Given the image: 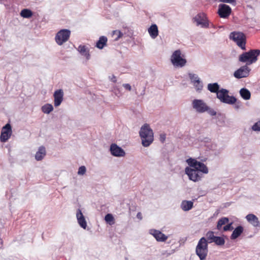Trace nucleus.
Returning <instances> with one entry per match:
<instances>
[{
    "label": "nucleus",
    "mask_w": 260,
    "mask_h": 260,
    "mask_svg": "<svg viewBox=\"0 0 260 260\" xmlns=\"http://www.w3.org/2000/svg\"><path fill=\"white\" fill-rule=\"evenodd\" d=\"M139 135L143 146L148 147L153 142V132L148 124L145 123L141 126Z\"/></svg>",
    "instance_id": "1"
},
{
    "label": "nucleus",
    "mask_w": 260,
    "mask_h": 260,
    "mask_svg": "<svg viewBox=\"0 0 260 260\" xmlns=\"http://www.w3.org/2000/svg\"><path fill=\"white\" fill-rule=\"evenodd\" d=\"M259 54V50L252 49L241 54L239 56V60L242 62H246V65H250L256 61L257 60V56Z\"/></svg>",
    "instance_id": "2"
},
{
    "label": "nucleus",
    "mask_w": 260,
    "mask_h": 260,
    "mask_svg": "<svg viewBox=\"0 0 260 260\" xmlns=\"http://www.w3.org/2000/svg\"><path fill=\"white\" fill-rule=\"evenodd\" d=\"M208 252V241L205 237L201 238L196 246V253L200 260L206 259Z\"/></svg>",
    "instance_id": "3"
},
{
    "label": "nucleus",
    "mask_w": 260,
    "mask_h": 260,
    "mask_svg": "<svg viewBox=\"0 0 260 260\" xmlns=\"http://www.w3.org/2000/svg\"><path fill=\"white\" fill-rule=\"evenodd\" d=\"M171 62L174 67L176 68H182L186 64L187 61L184 58L180 50H175L171 56Z\"/></svg>",
    "instance_id": "4"
},
{
    "label": "nucleus",
    "mask_w": 260,
    "mask_h": 260,
    "mask_svg": "<svg viewBox=\"0 0 260 260\" xmlns=\"http://www.w3.org/2000/svg\"><path fill=\"white\" fill-rule=\"evenodd\" d=\"M229 91L224 88H221L217 92L216 97L223 103L233 105L236 103L237 99L234 96L229 95Z\"/></svg>",
    "instance_id": "5"
},
{
    "label": "nucleus",
    "mask_w": 260,
    "mask_h": 260,
    "mask_svg": "<svg viewBox=\"0 0 260 260\" xmlns=\"http://www.w3.org/2000/svg\"><path fill=\"white\" fill-rule=\"evenodd\" d=\"M186 162L189 167L192 168L201 174H207L208 173V169L207 167L203 162L197 160L196 159L189 158L186 160Z\"/></svg>",
    "instance_id": "6"
},
{
    "label": "nucleus",
    "mask_w": 260,
    "mask_h": 260,
    "mask_svg": "<svg viewBox=\"0 0 260 260\" xmlns=\"http://www.w3.org/2000/svg\"><path fill=\"white\" fill-rule=\"evenodd\" d=\"M230 38L233 40L242 50L246 49V37L243 32H232L230 34Z\"/></svg>",
    "instance_id": "7"
},
{
    "label": "nucleus",
    "mask_w": 260,
    "mask_h": 260,
    "mask_svg": "<svg viewBox=\"0 0 260 260\" xmlns=\"http://www.w3.org/2000/svg\"><path fill=\"white\" fill-rule=\"evenodd\" d=\"M185 173L188 176L189 179L194 182L201 180L203 177V174L201 172H198L190 167L185 168Z\"/></svg>",
    "instance_id": "8"
},
{
    "label": "nucleus",
    "mask_w": 260,
    "mask_h": 260,
    "mask_svg": "<svg viewBox=\"0 0 260 260\" xmlns=\"http://www.w3.org/2000/svg\"><path fill=\"white\" fill-rule=\"evenodd\" d=\"M71 31L67 29H63L59 30L56 35L55 39L58 45H62L67 42L70 37Z\"/></svg>",
    "instance_id": "9"
},
{
    "label": "nucleus",
    "mask_w": 260,
    "mask_h": 260,
    "mask_svg": "<svg viewBox=\"0 0 260 260\" xmlns=\"http://www.w3.org/2000/svg\"><path fill=\"white\" fill-rule=\"evenodd\" d=\"M192 21L196 23V25L200 26L202 28H208L209 23L206 15L204 13H199L195 16Z\"/></svg>",
    "instance_id": "10"
},
{
    "label": "nucleus",
    "mask_w": 260,
    "mask_h": 260,
    "mask_svg": "<svg viewBox=\"0 0 260 260\" xmlns=\"http://www.w3.org/2000/svg\"><path fill=\"white\" fill-rule=\"evenodd\" d=\"M207 104L202 100L194 99L192 102V107L199 113H203L208 110Z\"/></svg>",
    "instance_id": "11"
},
{
    "label": "nucleus",
    "mask_w": 260,
    "mask_h": 260,
    "mask_svg": "<svg viewBox=\"0 0 260 260\" xmlns=\"http://www.w3.org/2000/svg\"><path fill=\"white\" fill-rule=\"evenodd\" d=\"M250 71L251 69L245 64L236 70L234 73V76L237 79L246 78L249 75Z\"/></svg>",
    "instance_id": "12"
},
{
    "label": "nucleus",
    "mask_w": 260,
    "mask_h": 260,
    "mask_svg": "<svg viewBox=\"0 0 260 260\" xmlns=\"http://www.w3.org/2000/svg\"><path fill=\"white\" fill-rule=\"evenodd\" d=\"M12 134V128L9 123L6 124L2 128L0 136V140L2 142H6L11 137Z\"/></svg>",
    "instance_id": "13"
},
{
    "label": "nucleus",
    "mask_w": 260,
    "mask_h": 260,
    "mask_svg": "<svg viewBox=\"0 0 260 260\" xmlns=\"http://www.w3.org/2000/svg\"><path fill=\"white\" fill-rule=\"evenodd\" d=\"M232 12L230 7L225 4H220L218 6V14L221 18H228Z\"/></svg>",
    "instance_id": "14"
},
{
    "label": "nucleus",
    "mask_w": 260,
    "mask_h": 260,
    "mask_svg": "<svg viewBox=\"0 0 260 260\" xmlns=\"http://www.w3.org/2000/svg\"><path fill=\"white\" fill-rule=\"evenodd\" d=\"M110 150L111 154L116 157L124 156L125 154L124 150L116 144H112Z\"/></svg>",
    "instance_id": "15"
},
{
    "label": "nucleus",
    "mask_w": 260,
    "mask_h": 260,
    "mask_svg": "<svg viewBox=\"0 0 260 260\" xmlns=\"http://www.w3.org/2000/svg\"><path fill=\"white\" fill-rule=\"evenodd\" d=\"M150 234L152 235L158 242H165L168 239V236L158 230L150 229L149 231Z\"/></svg>",
    "instance_id": "16"
},
{
    "label": "nucleus",
    "mask_w": 260,
    "mask_h": 260,
    "mask_svg": "<svg viewBox=\"0 0 260 260\" xmlns=\"http://www.w3.org/2000/svg\"><path fill=\"white\" fill-rule=\"evenodd\" d=\"M54 105L55 107L59 106L62 103L63 99V91L62 89H58L54 91Z\"/></svg>",
    "instance_id": "17"
},
{
    "label": "nucleus",
    "mask_w": 260,
    "mask_h": 260,
    "mask_svg": "<svg viewBox=\"0 0 260 260\" xmlns=\"http://www.w3.org/2000/svg\"><path fill=\"white\" fill-rule=\"evenodd\" d=\"M76 217L78 223L84 229L87 227V223L83 213L80 209H78L76 212Z\"/></svg>",
    "instance_id": "18"
},
{
    "label": "nucleus",
    "mask_w": 260,
    "mask_h": 260,
    "mask_svg": "<svg viewBox=\"0 0 260 260\" xmlns=\"http://www.w3.org/2000/svg\"><path fill=\"white\" fill-rule=\"evenodd\" d=\"M246 219L247 221L254 227H260V222L257 217L253 214H249L246 215Z\"/></svg>",
    "instance_id": "19"
},
{
    "label": "nucleus",
    "mask_w": 260,
    "mask_h": 260,
    "mask_svg": "<svg viewBox=\"0 0 260 260\" xmlns=\"http://www.w3.org/2000/svg\"><path fill=\"white\" fill-rule=\"evenodd\" d=\"M46 154V149L45 147L40 146L35 155V159L37 161L42 160Z\"/></svg>",
    "instance_id": "20"
},
{
    "label": "nucleus",
    "mask_w": 260,
    "mask_h": 260,
    "mask_svg": "<svg viewBox=\"0 0 260 260\" xmlns=\"http://www.w3.org/2000/svg\"><path fill=\"white\" fill-rule=\"evenodd\" d=\"M77 50L81 55L86 57L87 60H89L90 59V55L89 54V50L85 45H79Z\"/></svg>",
    "instance_id": "21"
},
{
    "label": "nucleus",
    "mask_w": 260,
    "mask_h": 260,
    "mask_svg": "<svg viewBox=\"0 0 260 260\" xmlns=\"http://www.w3.org/2000/svg\"><path fill=\"white\" fill-rule=\"evenodd\" d=\"M244 231V228L241 226L239 225L236 227L234 230L233 231L230 238L231 240H235L237 238H238L243 232Z\"/></svg>",
    "instance_id": "22"
},
{
    "label": "nucleus",
    "mask_w": 260,
    "mask_h": 260,
    "mask_svg": "<svg viewBox=\"0 0 260 260\" xmlns=\"http://www.w3.org/2000/svg\"><path fill=\"white\" fill-rule=\"evenodd\" d=\"M193 203L191 201L184 200L181 203V208L184 211L190 210L193 207Z\"/></svg>",
    "instance_id": "23"
},
{
    "label": "nucleus",
    "mask_w": 260,
    "mask_h": 260,
    "mask_svg": "<svg viewBox=\"0 0 260 260\" xmlns=\"http://www.w3.org/2000/svg\"><path fill=\"white\" fill-rule=\"evenodd\" d=\"M148 32L150 36V37L152 39H155L157 37L158 35V30L157 26L156 24H152L149 28H148Z\"/></svg>",
    "instance_id": "24"
},
{
    "label": "nucleus",
    "mask_w": 260,
    "mask_h": 260,
    "mask_svg": "<svg viewBox=\"0 0 260 260\" xmlns=\"http://www.w3.org/2000/svg\"><path fill=\"white\" fill-rule=\"evenodd\" d=\"M220 86L217 83H209L207 85V89L209 91L212 93H216L219 91Z\"/></svg>",
    "instance_id": "25"
},
{
    "label": "nucleus",
    "mask_w": 260,
    "mask_h": 260,
    "mask_svg": "<svg viewBox=\"0 0 260 260\" xmlns=\"http://www.w3.org/2000/svg\"><path fill=\"white\" fill-rule=\"evenodd\" d=\"M107 38L105 36L100 37L99 41L96 42V47L100 49H103L106 45Z\"/></svg>",
    "instance_id": "26"
},
{
    "label": "nucleus",
    "mask_w": 260,
    "mask_h": 260,
    "mask_svg": "<svg viewBox=\"0 0 260 260\" xmlns=\"http://www.w3.org/2000/svg\"><path fill=\"white\" fill-rule=\"evenodd\" d=\"M240 94L242 98L245 100H249L250 98V92L248 89L246 88H242L240 90Z\"/></svg>",
    "instance_id": "27"
},
{
    "label": "nucleus",
    "mask_w": 260,
    "mask_h": 260,
    "mask_svg": "<svg viewBox=\"0 0 260 260\" xmlns=\"http://www.w3.org/2000/svg\"><path fill=\"white\" fill-rule=\"evenodd\" d=\"M41 110L44 113L49 114L53 110V107L50 104H46L42 107Z\"/></svg>",
    "instance_id": "28"
},
{
    "label": "nucleus",
    "mask_w": 260,
    "mask_h": 260,
    "mask_svg": "<svg viewBox=\"0 0 260 260\" xmlns=\"http://www.w3.org/2000/svg\"><path fill=\"white\" fill-rule=\"evenodd\" d=\"M229 221V219L228 217H222L220 219H219L217 221V229L218 230H220L222 226L227 223H228Z\"/></svg>",
    "instance_id": "29"
},
{
    "label": "nucleus",
    "mask_w": 260,
    "mask_h": 260,
    "mask_svg": "<svg viewBox=\"0 0 260 260\" xmlns=\"http://www.w3.org/2000/svg\"><path fill=\"white\" fill-rule=\"evenodd\" d=\"M20 15L23 18H28L32 16V13L30 10L24 9L21 11Z\"/></svg>",
    "instance_id": "30"
},
{
    "label": "nucleus",
    "mask_w": 260,
    "mask_h": 260,
    "mask_svg": "<svg viewBox=\"0 0 260 260\" xmlns=\"http://www.w3.org/2000/svg\"><path fill=\"white\" fill-rule=\"evenodd\" d=\"M188 76H189V78L190 79L191 82L192 84L199 83V81H201L200 78L197 74H192V73H189Z\"/></svg>",
    "instance_id": "31"
},
{
    "label": "nucleus",
    "mask_w": 260,
    "mask_h": 260,
    "mask_svg": "<svg viewBox=\"0 0 260 260\" xmlns=\"http://www.w3.org/2000/svg\"><path fill=\"white\" fill-rule=\"evenodd\" d=\"M207 239L209 240L208 243H211L214 242L216 236H214L212 231H209L206 234Z\"/></svg>",
    "instance_id": "32"
},
{
    "label": "nucleus",
    "mask_w": 260,
    "mask_h": 260,
    "mask_svg": "<svg viewBox=\"0 0 260 260\" xmlns=\"http://www.w3.org/2000/svg\"><path fill=\"white\" fill-rule=\"evenodd\" d=\"M213 242L217 245L222 246L225 243V240L222 237L216 236Z\"/></svg>",
    "instance_id": "33"
},
{
    "label": "nucleus",
    "mask_w": 260,
    "mask_h": 260,
    "mask_svg": "<svg viewBox=\"0 0 260 260\" xmlns=\"http://www.w3.org/2000/svg\"><path fill=\"white\" fill-rule=\"evenodd\" d=\"M123 36V34L118 30H115L112 32V36L114 38L115 41H117Z\"/></svg>",
    "instance_id": "34"
},
{
    "label": "nucleus",
    "mask_w": 260,
    "mask_h": 260,
    "mask_svg": "<svg viewBox=\"0 0 260 260\" xmlns=\"http://www.w3.org/2000/svg\"><path fill=\"white\" fill-rule=\"evenodd\" d=\"M196 90L198 92H201V91L203 89V85L201 81H199V83H196L195 84H193Z\"/></svg>",
    "instance_id": "35"
},
{
    "label": "nucleus",
    "mask_w": 260,
    "mask_h": 260,
    "mask_svg": "<svg viewBox=\"0 0 260 260\" xmlns=\"http://www.w3.org/2000/svg\"><path fill=\"white\" fill-rule=\"evenodd\" d=\"M251 129L255 132L260 131V120L255 122L252 126Z\"/></svg>",
    "instance_id": "36"
},
{
    "label": "nucleus",
    "mask_w": 260,
    "mask_h": 260,
    "mask_svg": "<svg viewBox=\"0 0 260 260\" xmlns=\"http://www.w3.org/2000/svg\"><path fill=\"white\" fill-rule=\"evenodd\" d=\"M105 220L107 222H111L114 221V218L111 214H107L105 217Z\"/></svg>",
    "instance_id": "37"
},
{
    "label": "nucleus",
    "mask_w": 260,
    "mask_h": 260,
    "mask_svg": "<svg viewBox=\"0 0 260 260\" xmlns=\"http://www.w3.org/2000/svg\"><path fill=\"white\" fill-rule=\"evenodd\" d=\"M86 171V167L84 166L79 167L78 171V174L80 175H84Z\"/></svg>",
    "instance_id": "38"
},
{
    "label": "nucleus",
    "mask_w": 260,
    "mask_h": 260,
    "mask_svg": "<svg viewBox=\"0 0 260 260\" xmlns=\"http://www.w3.org/2000/svg\"><path fill=\"white\" fill-rule=\"evenodd\" d=\"M208 110L206 111L211 116H215L216 115V112L213 109L211 108L210 107L207 106Z\"/></svg>",
    "instance_id": "39"
},
{
    "label": "nucleus",
    "mask_w": 260,
    "mask_h": 260,
    "mask_svg": "<svg viewBox=\"0 0 260 260\" xmlns=\"http://www.w3.org/2000/svg\"><path fill=\"white\" fill-rule=\"evenodd\" d=\"M233 223L231 222L230 223L228 224L227 225H225L223 228V230L224 231H232L233 230V227L232 226Z\"/></svg>",
    "instance_id": "40"
},
{
    "label": "nucleus",
    "mask_w": 260,
    "mask_h": 260,
    "mask_svg": "<svg viewBox=\"0 0 260 260\" xmlns=\"http://www.w3.org/2000/svg\"><path fill=\"white\" fill-rule=\"evenodd\" d=\"M219 1L223 3H229L234 6L236 5V0H219Z\"/></svg>",
    "instance_id": "41"
},
{
    "label": "nucleus",
    "mask_w": 260,
    "mask_h": 260,
    "mask_svg": "<svg viewBox=\"0 0 260 260\" xmlns=\"http://www.w3.org/2000/svg\"><path fill=\"white\" fill-rule=\"evenodd\" d=\"M123 87L126 89V90H127L128 91H131V89H132V87L131 86V85L129 84H128V83H125V84H123L122 85Z\"/></svg>",
    "instance_id": "42"
},
{
    "label": "nucleus",
    "mask_w": 260,
    "mask_h": 260,
    "mask_svg": "<svg viewBox=\"0 0 260 260\" xmlns=\"http://www.w3.org/2000/svg\"><path fill=\"white\" fill-rule=\"evenodd\" d=\"M166 135L165 134H161L160 135L159 140L161 143H164L166 140Z\"/></svg>",
    "instance_id": "43"
},
{
    "label": "nucleus",
    "mask_w": 260,
    "mask_h": 260,
    "mask_svg": "<svg viewBox=\"0 0 260 260\" xmlns=\"http://www.w3.org/2000/svg\"><path fill=\"white\" fill-rule=\"evenodd\" d=\"M110 79L111 81L115 83L116 82V78L114 75H112L111 77H110Z\"/></svg>",
    "instance_id": "44"
},
{
    "label": "nucleus",
    "mask_w": 260,
    "mask_h": 260,
    "mask_svg": "<svg viewBox=\"0 0 260 260\" xmlns=\"http://www.w3.org/2000/svg\"><path fill=\"white\" fill-rule=\"evenodd\" d=\"M137 217L140 219H142V214L140 212H138L137 214Z\"/></svg>",
    "instance_id": "45"
},
{
    "label": "nucleus",
    "mask_w": 260,
    "mask_h": 260,
    "mask_svg": "<svg viewBox=\"0 0 260 260\" xmlns=\"http://www.w3.org/2000/svg\"><path fill=\"white\" fill-rule=\"evenodd\" d=\"M234 108L236 109H238L240 108V105L238 104H237L235 105L234 106Z\"/></svg>",
    "instance_id": "46"
}]
</instances>
